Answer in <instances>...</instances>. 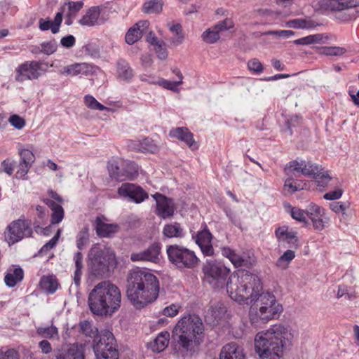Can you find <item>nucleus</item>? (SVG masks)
I'll return each instance as SVG.
<instances>
[{
    "label": "nucleus",
    "mask_w": 359,
    "mask_h": 359,
    "mask_svg": "<svg viewBox=\"0 0 359 359\" xmlns=\"http://www.w3.org/2000/svg\"><path fill=\"white\" fill-rule=\"evenodd\" d=\"M157 277L146 269L135 268L127 275L126 297L136 309H142L158 297Z\"/></svg>",
    "instance_id": "f257e3e1"
},
{
    "label": "nucleus",
    "mask_w": 359,
    "mask_h": 359,
    "mask_svg": "<svg viewBox=\"0 0 359 359\" xmlns=\"http://www.w3.org/2000/svg\"><path fill=\"white\" fill-rule=\"evenodd\" d=\"M293 338V332L290 326L273 325L256 334L255 351L259 359H283L284 350L292 345Z\"/></svg>",
    "instance_id": "f03ea898"
},
{
    "label": "nucleus",
    "mask_w": 359,
    "mask_h": 359,
    "mask_svg": "<svg viewBox=\"0 0 359 359\" xmlns=\"http://www.w3.org/2000/svg\"><path fill=\"white\" fill-rule=\"evenodd\" d=\"M203 332V323L199 316L191 314L182 316L172 332L175 350L183 357L191 356L201 344Z\"/></svg>",
    "instance_id": "7ed1b4c3"
},
{
    "label": "nucleus",
    "mask_w": 359,
    "mask_h": 359,
    "mask_svg": "<svg viewBox=\"0 0 359 359\" xmlns=\"http://www.w3.org/2000/svg\"><path fill=\"white\" fill-rule=\"evenodd\" d=\"M226 290L229 297L235 302L248 304L253 302L262 291V283L256 274L245 270L233 272L228 278Z\"/></svg>",
    "instance_id": "20e7f679"
},
{
    "label": "nucleus",
    "mask_w": 359,
    "mask_h": 359,
    "mask_svg": "<svg viewBox=\"0 0 359 359\" xmlns=\"http://www.w3.org/2000/svg\"><path fill=\"white\" fill-rule=\"evenodd\" d=\"M120 289L109 281L97 283L88 295V306L93 313L107 316L114 313L121 306Z\"/></svg>",
    "instance_id": "39448f33"
},
{
    "label": "nucleus",
    "mask_w": 359,
    "mask_h": 359,
    "mask_svg": "<svg viewBox=\"0 0 359 359\" xmlns=\"http://www.w3.org/2000/svg\"><path fill=\"white\" fill-rule=\"evenodd\" d=\"M253 302L249 310V319L250 323L256 327L278 318L283 310L276 297L269 292H259Z\"/></svg>",
    "instance_id": "423d86ee"
},
{
    "label": "nucleus",
    "mask_w": 359,
    "mask_h": 359,
    "mask_svg": "<svg viewBox=\"0 0 359 359\" xmlns=\"http://www.w3.org/2000/svg\"><path fill=\"white\" fill-rule=\"evenodd\" d=\"M92 271L95 276H102L116 266L115 253L110 248L94 245L89 252Z\"/></svg>",
    "instance_id": "0eeeda50"
},
{
    "label": "nucleus",
    "mask_w": 359,
    "mask_h": 359,
    "mask_svg": "<svg viewBox=\"0 0 359 359\" xmlns=\"http://www.w3.org/2000/svg\"><path fill=\"white\" fill-rule=\"evenodd\" d=\"M166 252L169 261L180 269H194L199 262L193 250L179 245H169Z\"/></svg>",
    "instance_id": "6e6552de"
},
{
    "label": "nucleus",
    "mask_w": 359,
    "mask_h": 359,
    "mask_svg": "<svg viewBox=\"0 0 359 359\" xmlns=\"http://www.w3.org/2000/svg\"><path fill=\"white\" fill-rule=\"evenodd\" d=\"M93 348L96 359H118L115 338L109 331L103 332L98 341L96 339L94 340Z\"/></svg>",
    "instance_id": "1a4fd4ad"
},
{
    "label": "nucleus",
    "mask_w": 359,
    "mask_h": 359,
    "mask_svg": "<svg viewBox=\"0 0 359 359\" xmlns=\"http://www.w3.org/2000/svg\"><path fill=\"white\" fill-rule=\"evenodd\" d=\"M203 271L207 281L215 287H219L230 276V269L216 261L207 262Z\"/></svg>",
    "instance_id": "9d476101"
},
{
    "label": "nucleus",
    "mask_w": 359,
    "mask_h": 359,
    "mask_svg": "<svg viewBox=\"0 0 359 359\" xmlns=\"http://www.w3.org/2000/svg\"><path fill=\"white\" fill-rule=\"evenodd\" d=\"M6 229L5 236L9 245L14 244L32 234L30 222L21 219L12 222Z\"/></svg>",
    "instance_id": "9b49d317"
},
{
    "label": "nucleus",
    "mask_w": 359,
    "mask_h": 359,
    "mask_svg": "<svg viewBox=\"0 0 359 359\" xmlns=\"http://www.w3.org/2000/svg\"><path fill=\"white\" fill-rule=\"evenodd\" d=\"M306 217L309 222H311L313 229L317 231L324 230L330 222L325 209L314 203H311L307 205Z\"/></svg>",
    "instance_id": "f8f14e48"
},
{
    "label": "nucleus",
    "mask_w": 359,
    "mask_h": 359,
    "mask_svg": "<svg viewBox=\"0 0 359 359\" xmlns=\"http://www.w3.org/2000/svg\"><path fill=\"white\" fill-rule=\"evenodd\" d=\"M41 63L38 61L26 62L16 69L15 80L23 82L25 80L37 79L41 75Z\"/></svg>",
    "instance_id": "ddd939ff"
},
{
    "label": "nucleus",
    "mask_w": 359,
    "mask_h": 359,
    "mask_svg": "<svg viewBox=\"0 0 359 359\" xmlns=\"http://www.w3.org/2000/svg\"><path fill=\"white\" fill-rule=\"evenodd\" d=\"M118 194L136 203H140L149 197L148 194L142 187L132 183L122 184L118 189Z\"/></svg>",
    "instance_id": "4468645a"
},
{
    "label": "nucleus",
    "mask_w": 359,
    "mask_h": 359,
    "mask_svg": "<svg viewBox=\"0 0 359 359\" xmlns=\"http://www.w3.org/2000/svg\"><path fill=\"white\" fill-rule=\"evenodd\" d=\"M55 359H84L83 347L78 344H63L54 351Z\"/></svg>",
    "instance_id": "2eb2a0df"
},
{
    "label": "nucleus",
    "mask_w": 359,
    "mask_h": 359,
    "mask_svg": "<svg viewBox=\"0 0 359 359\" xmlns=\"http://www.w3.org/2000/svg\"><path fill=\"white\" fill-rule=\"evenodd\" d=\"M275 236L280 244L287 243L290 248H294V249H297L299 246L297 232L288 226L283 225L276 228Z\"/></svg>",
    "instance_id": "dca6fc26"
},
{
    "label": "nucleus",
    "mask_w": 359,
    "mask_h": 359,
    "mask_svg": "<svg viewBox=\"0 0 359 359\" xmlns=\"http://www.w3.org/2000/svg\"><path fill=\"white\" fill-rule=\"evenodd\" d=\"M192 237L203 255L212 256L214 255V249L212 245V235L206 226L193 235Z\"/></svg>",
    "instance_id": "f3484780"
},
{
    "label": "nucleus",
    "mask_w": 359,
    "mask_h": 359,
    "mask_svg": "<svg viewBox=\"0 0 359 359\" xmlns=\"http://www.w3.org/2000/svg\"><path fill=\"white\" fill-rule=\"evenodd\" d=\"M156 203V214L163 218L170 217L175 212V205L172 199L165 197L161 194L152 195Z\"/></svg>",
    "instance_id": "a211bd4d"
},
{
    "label": "nucleus",
    "mask_w": 359,
    "mask_h": 359,
    "mask_svg": "<svg viewBox=\"0 0 359 359\" xmlns=\"http://www.w3.org/2000/svg\"><path fill=\"white\" fill-rule=\"evenodd\" d=\"M100 14L101 8L99 6L90 7L79 20V23L88 27L101 25L104 22V20L100 18Z\"/></svg>",
    "instance_id": "6ab92c4d"
},
{
    "label": "nucleus",
    "mask_w": 359,
    "mask_h": 359,
    "mask_svg": "<svg viewBox=\"0 0 359 359\" xmlns=\"http://www.w3.org/2000/svg\"><path fill=\"white\" fill-rule=\"evenodd\" d=\"M104 217H97L95 221V229L100 237H110L118 231L116 224H108Z\"/></svg>",
    "instance_id": "aec40b11"
},
{
    "label": "nucleus",
    "mask_w": 359,
    "mask_h": 359,
    "mask_svg": "<svg viewBox=\"0 0 359 359\" xmlns=\"http://www.w3.org/2000/svg\"><path fill=\"white\" fill-rule=\"evenodd\" d=\"M219 359H245L243 349L236 343L231 342L223 346Z\"/></svg>",
    "instance_id": "412c9836"
},
{
    "label": "nucleus",
    "mask_w": 359,
    "mask_h": 359,
    "mask_svg": "<svg viewBox=\"0 0 359 359\" xmlns=\"http://www.w3.org/2000/svg\"><path fill=\"white\" fill-rule=\"evenodd\" d=\"M92 71V67L87 63H74L65 66L60 70L64 76H76L78 75H88Z\"/></svg>",
    "instance_id": "4be33fe9"
},
{
    "label": "nucleus",
    "mask_w": 359,
    "mask_h": 359,
    "mask_svg": "<svg viewBox=\"0 0 359 359\" xmlns=\"http://www.w3.org/2000/svg\"><path fill=\"white\" fill-rule=\"evenodd\" d=\"M170 136L176 137L178 140L185 142L191 149H197L198 146L194 141L193 134L186 128H177L170 131Z\"/></svg>",
    "instance_id": "5701e85b"
},
{
    "label": "nucleus",
    "mask_w": 359,
    "mask_h": 359,
    "mask_svg": "<svg viewBox=\"0 0 359 359\" xmlns=\"http://www.w3.org/2000/svg\"><path fill=\"white\" fill-rule=\"evenodd\" d=\"M222 255L229 259L236 268L245 266L250 264V262L245 256L236 253L235 250L229 247L222 248Z\"/></svg>",
    "instance_id": "b1692460"
},
{
    "label": "nucleus",
    "mask_w": 359,
    "mask_h": 359,
    "mask_svg": "<svg viewBox=\"0 0 359 359\" xmlns=\"http://www.w3.org/2000/svg\"><path fill=\"white\" fill-rule=\"evenodd\" d=\"M134 76V72L129 63L124 60H119L116 64V78L124 82H130Z\"/></svg>",
    "instance_id": "393cba45"
},
{
    "label": "nucleus",
    "mask_w": 359,
    "mask_h": 359,
    "mask_svg": "<svg viewBox=\"0 0 359 359\" xmlns=\"http://www.w3.org/2000/svg\"><path fill=\"white\" fill-rule=\"evenodd\" d=\"M62 22V12H57L53 22L49 20L40 18L39 20V27L41 31L50 29L53 34H56L60 30Z\"/></svg>",
    "instance_id": "a878e982"
},
{
    "label": "nucleus",
    "mask_w": 359,
    "mask_h": 359,
    "mask_svg": "<svg viewBox=\"0 0 359 359\" xmlns=\"http://www.w3.org/2000/svg\"><path fill=\"white\" fill-rule=\"evenodd\" d=\"M327 5L332 11L341 12L359 6V0H329Z\"/></svg>",
    "instance_id": "bb28decb"
},
{
    "label": "nucleus",
    "mask_w": 359,
    "mask_h": 359,
    "mask_svg": "<svg viewBox=\"0 0 359 359\" xmlns=\"http://www.w3.org/2000/svg\"><path fill=\"white\" fill-rule=\"evenodd\" d=\"M83 3L81 1H69L68 3L65 4L61 7L62 15L65 13L67 20V23L70 25L72 23L71 18H74L78 12L83 8Z\"/></svg>",
    "instance_id": "cd10ccee"
},
{
    "label": "nucleus",
    "mask_w": 359,
    "mask_h": 359,
    "mask_svg": "<svg viewBox=\"0 0 359 359\" xmlns=\"http://www.w3.org/2000/svg\"><path fill=\"white\" fill-rule=\"evenodd\" d=\"M302 169L301 175L304 176H312L315 179H318L320 174L319 172V167L317 165L313 164L311 162H306L305 161L302 160ZM321 177L330 179L329 175L327 172L321 174Z\"/></svg>",
    "instance_id": "c85d7f7f"
},
{
    "label": "nucleus",
    "mask_w": 359,
    "mask_h": 359,
    "mask_svg": "<svg viewBox=\"0 0 359 359\" xmlns=\"http://www.w3.org/2000/svg\"><path fill=\"white\" fill-rule=\"evenodd\" d=\"M328 39L329 36L325 34H316L296 39L293 43L296 45L321 44L325 43Z\"/></svg>",
    "instance_id": "c756f323"
},
{
    "label": "nucleus",
    "mask_w": 359,
    "mask_h": 359,
    "mask_svg": "<svg viewBox=\"0 0 359 359\" xmlns=\"http://www.w3.org/2000/svg\"><path fill=\"white\" fill-rule=\"evenodd\" d=\"M39 285L43 290L50 294L54 293L59 286L57 279L52 275L42 276Z\"/></svg>",
    "instance_id": "7c9ffc66"
},
{
    "label": "nucleus",
    "mask_w": 359,
    "mask_h": 359,
    "mask_svg": "<svg viewBox=\"0 0 359 359\" xmlns=\"http://www.w3.org/2000/svg\"><path fill=\"white\" fill-rule=\"evenodd\" d=\"M170 333L168 331L161 332L158 334L152 344V350L160 353L165 349L170 342Z\"/></svg>",
    "instance_id": "2f4dec72"
},
{
    "label": "nucleus",
    "mask_w": 359,
    "mask_h": 359,
    "mask_svg": "<svg viewBox=\"0 0 359 359\" xmlns=\"http://www.w3.org/2000/svg\"><path fill=\"white\" fill-rule=\"evenodd\" d=\"M163 234L166 238H182L183 236V229L181 225L175 222L164 226L163 229Z\"/></svg>",
    "instance_id": "473e14b6"
},
{
    "label": "nucleus",
    "mask_w": 359,
    "mask_h": 359,
    "mask_svg": "<svg viewBox=\"0 0 359 359\" xmlns=\"http://www.w3.org/2000/svg\"><path fill=\"white\" fill-rule=\"evenodd\" d=\"M24 277V272L20 267L14 269L12 271L8 272L4 278V281L8 287H14Z\"/></svg>",
    "instance_id": "72a5a7b5"
},
{
    "label": "nucleus",
    "mask_w": 359,
    "mask_h": 359,
    "mask_svg": "<svg viewBox=\"0 0 359 359\" xmlns=\"http://www.w3.org/2000/svg\"><path fill=\"white\" fill-rule=\"evenodd\" d=\"M75 264V270L74 272V282L76 287L79 286L82 276V269H83V255L80 252L75 253L74 256Z\"/></svg>",
    "instance_id": "f704fd0d"
},
{
    "label": "nucleus",
    "mask_w": 359,
    "mask_h": 359,
    "mask_svg": "<svg viewBox=\"0 0 359 359\" xmlns=\"http://www.w3.org/2000/svg\"><path fill=\"white\" fill-rule=\"evenodd\" d=\"M162 0H147L142 6V11L147 14L160 13L163 10Z\"/></svg>",
    "instance_id": "c9c22d12"
},
{
    "label": "nucleus",
    "mask_w": 359,
    "mask_h": 359,
    "mask_svg": "<svg viewBox=\"0 0 359 359\" xmlns=\"http://www.w3.org/2000/svg\"><path fill=\"white\" fill-rule=\"evenodd\" d=\"M123 177L134 179L138 175V166L135 162L124 161L121 162Z\"/></svg>",
    "instance_id": "e433bc0d"
},
{
    "label": "nucleus",
    "mask_w": 359,
    "mask_h": 359,
    "mask_svg": "<svg viewBox=\"0 0 359 359\" xmlns=\"http://www.w3.org/2000/svg\"><path fill=\"white\" fill-rule=\"evenodd\" d=\"M302 161H292L285 165V173L287 176L299 177L302 173Z\"/></svg>",
    "instance_id": "4c0bfd02"
},
{
    "label": "nucleus",
    "mask_w": 359,
    "mask_h": 359,
    "mask_svg": "<svg viewBox=\"0 0 359 359\" xmlns=\"http://www.w3.org/2000/svg\"><path fill=\"white\" fill-rule=\"evenodd\" d=\"M161 252V245L158 243L151 244L147 249L143 250L147 262H157Z\"/></svg>",
    "instance_id": "58836bf2"
},
{
    "label": "nucleus",
    "mask_w": 359,
    "mask_h": 359,
    "mask_svg": "<svg viewBox=\"0 0 359 359\" xmlns=\"http://www.w3.org/2000/svg\"><path fill=\"white\" fill-rule=\"evenodd\" d=\"M289 207L290 213L292 219L304 224L306 226H308L310 224L306 217V209L304 210L297 207H291L290 205H289Z\"/></svg>",
    "instance_id": "ea45409f"
},
{
    "label": "nucleus",
    "mask_w": 359,
    "mask_h": 359,
    "mask_svg": "<svg viewBox=\"0 0 359 359\" xmlns=\"http://www.w3.org/2000/svg\"><path fill=\"white\" fill-rule=\"evenodd\" d=\"M48 205L53 211L51 214V224H55L60 223L64 217V210L62 207L54 201H50Z\"/></svg>",
    "instance_id": "a19ab883"
},
{
    "label": "nucleus",
    "mask_w": 359,
    "mask_h": 359,
    "mask_svg": "<svg viewBox=\"0 0 359 359\" xmlns=\"http://www.w3.org/2000/svg\"><path fill=\"white\" fill-rule=\"evenodd\" d=\"M84 104L85 105L93 110H99L104 111L106 110L107 111H111V109L108 108L101 103H100L93 96L90 95H87L84 97Z\"/></svg>",
    "instance_id": "79ce46f5"
},
{
    "label": "nucleus",
    "mask_w": 359,
    "mask_h": 359,
    "mask_svg": "<svg viewBox=\"0 0 359 359\" xmlns=\"http://www.w3.org/2000/svg\"><path fill=\"white\" fill-rule=\"evenodd\" d=\"M285 26L294 29H310L315 27L314 22L304 19H294L285 23Z\"/></svg>",
    "instance_id": "37998d69"
},
{
    "label": "nucleus",
    "mask_w": 359,
    "mask_h": 359,
    "mask_svg": "<svg viewBox=\"0 0 359 359\" xmlns=\"http://www.w3.org/2000/svg\"><path fill=\"white\" fill-rule=\"evenodd\" d=\"M226 312V309L224 304L218 302L211 307L208 313L210 314L215 321L218 322L225 316Z\"/></svg>",
    "instance_id": "c03bdc74"
},
{
    "label": "nucleus",
    "mask_w": 359,
    "mask_h": 359,
    "mask_svg": "<svg viewBox=\"0 0 359 359\" xmlns=\"http://www.w3.org/2000/svg\"><path fill=\"white\" fill-rule=\"evenodd\" d=\"M295 257L294 251L291 250H286L277 260L276 265L281 269L287 268L290 262Z\"/></svg>",
    "instance_id": "a18cd8bd"
},
{
    "label": "nucleus",
    "mask_w": 359,
    "mask_h": 359,
    "mask_svg": "<svg viewBox=\"0 0 359 359\" xmlns=\"http://www.w3.org/2000/svg\"><path fill=\"white\" fill-rule=\"evenodd\" d=\"M219 32L215 29V26L207 29L201 35L203 41L207 43H216L219 39Z\"/></svg>",
    "instance_id": "49530a36"
},
{
    "label": "nucleus",
    "mask_w": 359,
    "mask_h": 359,
    "mask_svg": "<svg viewBox=\"0 0 359 359\" xmlns=\"http://www.w3.org/2000/svg\"><path fill=\"white\" fill-rule=\"evenodd\" d=\"M293 177H294L287 176L285 181L284 191L289 194H294V192L304 189V186L294 181Z\"/></svg>",
    "instance_id": "de8ad7c7"
},
{
    "label": "nucleus",
    "mask_w": 359,
    "mask_h": 359,
    "mask_svg": "<svg viewBox=\"0 0 359 359\" xmlns=\"http://www.w3.org/2000/svg\"><path fill=\"white\" fill-rule=\"evenodd\" d=\"M142 30H139L135 26L131 27L126 34V41L128 44H133L137 41L142 36Z\"/></svg>",
    "instance_id": "09e8293b"
},
{
    "label": "nucleus",
    "mask_w": 359,
    "mask_h": 359,
    "mask_svg": "<svg viewBox=\"0 0 359 359\" xmlns=\"http://www.w3.org/2000/svg\"><path fill=\"white\" fill-rule=\"evenodd\" d=\"M19 155L20 157V162L23 164H28L32 166L35 161V156L34 153L28 149H22L19 151Z\"/></svg>",
    "instance_id": "8fccbe9b"
},
{
    "label": "nucleus",
    "mask_w": 359,
    "mask_h": 359,
    "mask_svg": "<svg viewBox=\"0 0 359 359\" xmlns=\"http://www.w3.org/2000/svg\"><path fill=\"white\" fill-rule=\"evenodd\" d=\"M182 83V81H170L164 79H160L156 81V84L173 92H178V86Z\"/></svg>",
    "instance_id": "3c124183"
},
{
    "label": "nucleus",
    "mask_w": 359,
    "mask_h": 359,
    "mask_svg": "<svg viewBox=\"0 0 359 359\" xmlns=\"http://www.w3.org/2000/svg\"><path fill=\"white\" fill-rule=\"evenodd\" d=\"M0 359H20V354L16 349L4 346L0 348Z\"/></svg>",
    "instance_id": "603ef678"
},
{
    "label": "nucleus",
    "mask_w": 359,
    "mask_h": 359,
    "mask_svg": "<svg viewBox=\"0 0 359 359\" xmlns=\"http://www.w3.org/2000/svg\"><path fill=\"white\" fill-rule=\"evenodd\" d=\"M37 333L45 338L53 339L58 336V330L55 326H50L47 327H39Z\"/></svg>",
    "instance_id": "864d4df0"
},
{
    "label": "nucleus",
    "mask_w": 359,
    "mask_h": 359,
    "mask_svg": "<svg viewBox=\"0 0 359 359\" xmlns=\"http://www.w3.org/2000/svg\"><path fill=\"white\" fill-rule=\"evenodd\" d=\"M142 147L143 153H155L156 152L159 147L154 142V141L150 138H144L142 140Z\"/></svg>",
    "instance_id": "5fc2aeb1"
},
{
    "label": "nucleus",
    "mask_w": 359,
    "mask_h": 359,
    "mask_svg": "<svg viewBox=\"0 0 359 359\" xmlns=\"http://www.w3.org/2000/svg\"><path fill=\"white\" fill-rule=\"evenodd\" d=\"M88 237V228L85 226L81 229L76 236V245L79 250H81L87 243Z\"/></svg>",
    "instance_id": "6e6d98bb"
},
{
    "label": "nucleus",
    "mask_w": 359,
    "mask_h": 359,
    "mask_svg": "<svg viewBox=\"0 0 359 359\" xmlns=\"http://www.w3.org/2000/svg\"><path fill=\"white\" fill-rule=\"evenodd\" d=\"M346 52V50L342 47L332 46L324 47L322 48V53L327 56H339Z\"/></svg>",
    "instance_id": "4d7b16f0"
},
{
    "label": "nucleus",
    "mask_w": 359,
    "mask_h": 359,
    "mask_svg": "<svg viewBox=\"0 0 359 359\" xmlns=\"http://www.w3.org/2000/svg\"><path fill=\"white\" fill-rule=\"evenodd\" d=\"M57 43L55 41H45L41 44L40 52L46 55H51L57 50Z\"/></svg>",
    "instance_id": "13d9d810"
},
{
    "label": "nucleus",
    "mask_w": 359,
    "mask_h": 359,
    "mask_svg": "<svg viewBox=\"0 0 359 359\" xmlns=\"http://www.w3.org/2000/svg\"><path fill=\"white\" fill-rule=\"evenodd\" d=\"M80 328L81 332L86 336L93 337L97 335V329L93 328L92 325L86 320L81 322Z\"/></svg>",
    "instance_id": "bf43d9fd"
},
{
    "label": "nucleus",
    "mask_w": 359,
    "mask_h": 359,
    "mask_svg": "<svg viewBox=\"0 0 359 359\" xmlns=\"http://www.w3.org/2000/svg\"><path fill=\"white\" fill-rule=\"evenodd\" d=\"M234 27V22L231 18H226L224 20L218 22L215 25V29L220 33L222 32L229 30Z\"/></svg>",
    "instance_id": "052dcab7"
},
{
    "label": "nucleus",
    "mask_w": 359,
    "mask_h": 359,
    "mask_svg": "<svg viewBox=\"0 0 359 359\" xmlns=\"http://www.w3.org/2000/svg\"><path fill=\"white\" fill-rule=\"evenodd\" d=\"M60 233L61 230L58 229L56 234L41 248L40 252L46 253L48 250L53 248L57 243Z\"/></svg>",
    "instance_id": "680f3d73"
},
{
    "label": "nucleus",
    "mask_w": 359,
    "mask_h": 359,
    "mask_svg": "<svg viewBox=\"0 0 359 359\" xmlns=\"http://www.w3.org/2000/svg\"><path fill=\"white\" fill-rule=\"evenodd\" d=\"M109 172L111 177L119 181L123 180V170L121 166L119 167L116 165L111 164L109 166Z\"/></svg>",
    "instance_id": "e2e57ef3"
},
{
    "label": "nucleus",
    "mask_w": 359,
    "mask_h": 359,
    "mask_svg": "<svg viewBox=\"0 0 359 359\" xmlns=\"http://www.w3.org/2000/svg\"><path fill=\"white\" fill-rule=\"evenodd\" d=\"M32 168V165L28 164H23V163L20 162L18 168L17 172L15 174V177L17 179H26V175L28 173L29 170Z\"/></svg>",
    "instance_id": "0e129e2a"
},
{
    "label": "nucleus",
    "mask_w": 359,
    "mask_h": 359,
    "mask_svg": "<svg viewBox=\"0 0 359 359\" xmlns=\"http://www.w3.org/2000/svg\"><path fill=\"white\" fill-rule=\"evenodd\" d=\"M1 165L4 172L8 175H11L13 172L15 162L13 159L8 158L1 162Z\"/></svg>",
    "instance_id": "69168bd1"
},
{
    "label": "nucleus",
    "mask_w": 359,
    "mask_h": 359,
    "mask_svg": "<svg viewBox=\"0 0 359 359\" xmlns=\"http://www.w3.org/2000/svg\"><path fill=\"white\" fill-rule=\"evenodd\" d=\"M8 121L15 128L18 130L22 129L25 126V119L16 114L11 116Z\"/></svg>",
    "instance_id": "338daca9"
},
{
    "label": "nucleus",
    "mask_w": 359,
    "mask_h": 359,
    "mask_svg": "<svg viewBox=\"0 0 359 359\" xmlns=\"http://www.w3.org/2000/svg\"><path fill=\"white\" fill-rule=\"evenodd\" d=\"M180 308V305L172 304L164 308L162 313L165 316L172 318L178 314Z\"/></svg>",
    "instance_id": "774afa93"
}]
</instances>
